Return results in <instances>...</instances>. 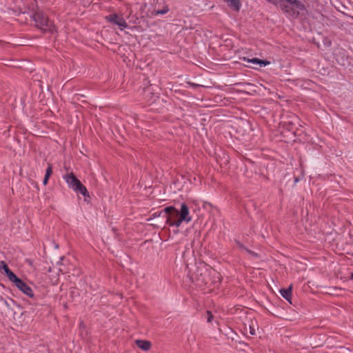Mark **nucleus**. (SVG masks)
Segmentation results:
<instances>
[{"instance_id": "nucleus-1", "label": "nucleus", "mask_w": 353, "mask_h": 353, "mask_svg": "<svg viewBox=\"0 0 353 353\" xmlns=\"http://www.w3.org/2000/svg\"><path fill=\"white\" fill-rule=\"evenodd\" d=\"M163 216L166 219V223L170 226H176L179 228L183 222L189 223L192 218L189 214V208L183 203L181 205L180 210L174 206L165 208L161 212H155L152 214L153 217Z\"/></svg>"}, {"instance_id": "nucleus-2", "label": "nucleus", "mask_w": 353, "mask_h": 353, "mask_svg": "<svg viewBox=\"0 0 353 353\" xmlns=\"http://www.w3.org/2000/svg\"><path fill=\"white\" fill-rule=\"evenodd\" d=\"M274 5L280 3L281 10L289 18L297 19L299 16L305 15L307 8L305 4L299 0H267Z\"/></svg>"}, {"instance_id": "nucleus-3", "label": "nucleus", "mask_w": 353, "mask_h": 353, "mask_svg": "<svg viewBox=\"0 0 353 353\" xmlns=\"http://www.w3.org/2000/svg\"><path fill=\"white\" fill-rule=\"evenodd\" d=\"M35 26L40 29L43 33L52 34L56 32V28L53 21H50L49 18L42 12H37L32 16Z\"/></svg>"}, {"instance_id": "nucleus-4", "label": "nucleus", "mask_w": 353, "mask_h": 353, "mask_svg": "<svg viewBox=\"0 0 353 353\" xmlns=\"http://www.w3.org/2000/svg\"><path fill=\"white\" fill-rule=\"evenodd\" d=\"M190 279L196 285L202 287L208 285L210 281L209 272L206 269L197 268L190 276Z\"/></svg>"}, {"instance_id": "nucleus-5", "label": "nucleus", "mask_w": 353, "mask_h": 353, "mask_svg": "<svg viewBox=\"0 0 353 353\" xmlns=\"http://www.w3.org/2000/svg\"><path fill=\"white\" fill-rule=\"evenodd\" d=\"M12 282L23 294L30 298L34 297V293L32 288L22 279H19L18 276H16V278Z\"/></svg>"}, {"instance_id": "nucleus-6", "label": "nucleus", "mask_w": 353, "mask_h": 353, "mask_svg": "<svg viewBox=\"0 0 353 353\" xmlns=\"http://www.w3.org/2000/svg\"><path fill=\"white\" fill-rule=\"evenodd\" d=\"M107 19L114 24L117 25L121 30L128 27V24L123 18L119 17L117 14H112Z\"/></svg>"}, {"instance_id": "nucleus-7", "label": "nucleus", "mask_w": 353, "mask_h": 353, "mask_svg": "<svg viewBox=\"0 0 353 353\" xmlns=\"http://www.w3.org/2000/svg\"><path fill=\"white\" fill-rule=\"evenodd\" d=\"M143 96L146 102L153 103L156 101L158 97L153 92V89L150 86L143 88Z\"/></svg>"}, {"instance_id": "nucleus-8", "label": "nucleus", "mask_w": 353, "mask_h": 353, "mask_svg": "<svg viewBox=\"0 0 353 353\" xmlns=\"http://www.w3.org/2000/svg\"><path fill=\"white\" fill-rule=\"evenodd\" d=\"M63 178L71 189H74L81 182L72 172L66 174Z\"/></svg>"}, {"instance_id": "nucleus-9", "label": "nucleus", "mask_w": 353, "mask_h": 353, "mask_svg": "<svg viewBox=\"0 0 353 353\" xmlns=\"http://www.w3.org/2000/svg\"><path fill=\"white\" fill-rule=\"evenodd\" d=\"M0 268L4 270L6 275L11 282L16 278V276H17L10 270L8 265L5 261H0Z\"/></svg>"}, {"instance_id": "nucleus-10", "label": "nucleus", "mask_w": 353, "mask_h": 353, "mask_svg": "<svg viewBox=\"0 0 353 353\" xmlns=\"http://www.w3.org/2000/svg\"><path fill=\"white\" fill-rule=\"evenodd\" d=\"M243 60L246 61L248 63L258 64L259 65V67L266 66L270 63V62L267 60H263V59H260L259 58L248 59V58L243 57Z\"/></svg>"}, {"instance_id": "nucleus-11", "label": "nucleus", "mask_w": 353, "mask_h": 353, "mask_svg": "<svg viewBox=\"0 0 353 353\" xmlns=\"http://www.w3.org/2000/svg\"><path fill=\"white\" fill-rule=\"evenodd\" d=\"M137 345L144 351H148L151 348L152 343L149 341L138 339L135 341Z\"/></svg>"}, {"instance_id": "nucleus-12", "label": "nucleus", "mask_w": 353, "mask_h": 353, "mask_svg": "<svg viewBox=\"0 0 353 353\" xmlns=\"http://www.w3.org/2000/svg\"><path fill=\"white\" fill-rule=\"evenodd\" d=\"M76 193L81 194L83 196H90L89 193L87 190V188L85 185L80 182L74 189H72Z\"/></svg>"}, {"instance_id": "nucleus-13", "label": "nucleus", "mask_w": 353, "mask_h": 353, "mask_svg": "<svg viewBox=\"0 0 353 353\" xmlns=\"http://www.w3.org/2000/svg\"><path fill=\"white\" fill-rule=\"evenodd\" d=\"M280 293L282 296L285 299L290 303H292V286L290 285L288 288H281L280 290Z\"/></svg>"}, {"instance_id": "nucleus-14", "label": "nucleus", "mask_w": 353, "mask_h": 353, "mask_svg": "<svg viewBox=\"0 0 353 353\" xmlns=\"http://www.w3.org/2000/svg\"><path fill=\"white\" fill-rule=\"evenodd\" d=\"M228 3V6L234 10L239 11L241 8L240 0H223Z\"/></svg>"}, {"instance_id": "nucleus-15", "label": "nucleus", "mask_w": 353, "mask_h": 353, "mask_svg": "<svg viewBox=\"0 0 353 353\" xmlns=\"http://www.w3.org/2000/svg\"><path fill=\"white\" fill-rule=\"evenodd\" d=\"M52 174V165L51 163H48V168H47V169L46 170L45 176L50 177Z\"/></svg>"}, {"instance_id": "nucleus-16", "label": "nucleus", "mask_w": 353, "mask_h": 353, "mask_svg": "<svg viewBox=\"0 0 353 353\" xmlns=\"http://www.w3.org/2000/svg\"><path fill=\"white\" fill-rule=\"evenodd\" d=\"M168 11H169V8L166 6L162 10H158L155 11V14L157 15H158V14H166Z\"/></svg>"}, {"instance_id": "nucleus-17", "label": "nucleus", "mask_w": 353, "mask_h": 353, "mask_svg": "<svg viewBox=\"0 0 353 353\" xmlns=\"http://www.w3.org/2000/svg\"><path fill=\"white\" fill-rule=\"evenodd\" d=\"M206 314H207V321L208 323H210L214 318L213 314L210 310L206 311Z\"/></svg>"}, {"instance_id": "nucleus-18", "label": "nucleus", "mask_w": 353, "mask_h": 353, "mask_svg": "<svg viewBox=\"0 0 353 353\" xmlns=\"http://www.w3.org/2000/svg\"><path fill=\"white\" fill-rule=\"evenodd\" d=\"M245 252H247L249 254H250L252 256H253L254 258H259V255L258 253H256L255 252H253V251L249 250L248 248L245 249Z\"/></svg>"}, {"instance_id": "nucleus-19", "label": "nucleus", "mask_w": 353, "mask_h": 353, "mask_svg": "<svg viewBox=\"0 0 353 353\" xmlns=\"http://www.w3.org/2000/svg\"><path fill=\"white\" fill-rule=\"evenodd\" d=\"M235 243L236 245L239 247V248L244 250L245 251V249H248L245 246L243 245L242 243H241L239 241L235 240Z\"/></svg>"}, {"instance_id": "nucleus-20", "label": "nucleus", "mask_w": 353, "mask_h": 353, "mask_svg": "<svg viewBox=\"0 0 353 353\" xmlns=\"http://www.w3.org/2000/svg\"><path fill=\"white\" fill-rule=\"evenodd\" d=\"M249 333L251 335H254L255 334V330H254V328L253 327H252V326L249 327Z\"/></svg>"}, {"instance_id": "nucleus-21", "label": "nucleus", "mask_w": 353, "mask_h": 353, "mask_svg": "<svg viewBox=\"0 0 353 353\" xmlns=\"http://www.w3.org/2000/svg\"><path fill=\"white\" fill-rule=\"evenodd\" d=\"M5 288V286H4L3 284H1V283H0V301H4V299L3 298V296H2V295H1V292H1V288Z\"/></svg>"}, {"instance_id": "nucleus-22", "label": "nucleus", "mask_w": 353, "mask_h": 353, "mask_svg": "<svg viewBox=\"0 0 353 353\" xmlns=\"http://www.w3.org/2000/svg\"><path fill=\"white\" fill-rule=\"evenodd\" d=\"M49 176H44V179L43 180V183L44 185H47L48 182V179H49Z\"/></svg>"}, {"instance_id": "nucleus-23", "label": "nucleus", "mask_w": 353, "mask_h": 353, "mask_svg": "<svg viewBox=\"0 0 353 353\" xmlns=\"http://www.w3.org/2000/svg\"><path fill=\"white\" fill-rule=\"evenodd\" d=\"M188 84H190L192 87L196 88L199 87L200 85L194 83L188 82Z\"/></svg>"}, {"instance_id": "nucleus-24", "label": "nucleus", "mask_w": 353, "mask_h": 353, "mask_svg": "<svg viewBox=\"0 0 353 353\" xmlns=\"http://www.w3.org/2000/svg\"><path fill=\"white\" fill-rule=\"evenodd\" d=\"M3 301L6 307H8V308L11 307V305L6 300L4 299V301Z\"/></svg>"}, {"instance_id": "nucleus-25", "label": "nucleus", "mask_w": 353, "mask_h": 353, "mask_svg": "<svg viewBox=\"0 0 353 353\" xmlns=\"http://www.w3.org/2000/svg\"><path fill=\"white\" fill-rule=\"evenodd\" d=\"M293 123L292 121L289 122L288 129L290 130H292Z\"/></svg>"}, {"instance_id": "nucleus-26", "label": "nucleus", "mask_w": 353, "mask_h": 353, "mask_svg": "<svg viewBox=\"0 0 353 353\" xmlns=\"http://www.w3.org/2000/svg\"><path fill=\"white\" fill-rule=\"evenodd\" d=\"M63 260H64V256H61V257L60 258L59 261H58V262H57V264H58V265H62V264H63V263H62V261H63Z\"/></svg>"}, {"instance_id": "nucleus-27", "label": "nucleus", "mask_w": 353, "mask_h": 353, "mask_svg": "<svg viewBox=\"0 0 353 353\" xmlns=\"http://www.w3.org/2000/svg\"><path fill=\"white\" fill-rule=\"evenodd\" d=\"M299 181V176L294 177V183H296Z\"/></svg>"}, {"instance_id": "nucleus-28", "label": "nucleus", "mask_w": 353, "mask_h": 353, "mask_svg": "<svg viewBox=\"0 0 353 353\" xmlns=\"http://www.w3.org/2000/svg\"><path fill=\"white\" fill-rule=\"evenodd\" d=\"M350 279L353 280V272L351 274Z\"/></svg>"}, {"instance_id": "nucleus-29", "label": "nucleus", "mask_w": 353, "mask_h": 353, "mask_svg": "<svg viewBox=\"0 0 353 353\" xmlns=\"http://www.w3.org/2000/svg\"><path fill=\"white\" fill-rule=\"evenodd\" d=\"M10 301L12 303H15V301L13 300V299H10Z\"/></svg>"}]
</instances>
